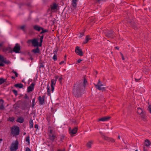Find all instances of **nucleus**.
Returning <instances> with one entry per match:
<instances>
[{
  "mask_svg": "<svg viewBox=\"0 0 151 151\" xmlns=\"http://www.w3.org/2000/svg\"><path fill=\"white\" fill-rule=\"evenodd\" d=\"M114 7V5L113 4H111L109 6L110 9H111L113 8Z\"/></svg>",
  "mask_w": 151,
  "mask_h": 151,
  "instance_id": "54",
  "label": "nucleus"
},
{
  "mask_svg": "<svg viewBox=\"0 0 151 151\" xmlns=\"http://www.w3.org/2000/svg\"><path fill=\"white\" fill-rule=\"evenodd\" d=\"M32 52L34 53H39L40 52V50L39 47H37L36 49H33Z\"/></svg>",
  "mask_w": 151,
  "mask_h": 151,
  "instance_id": "22",
  "label": "nucleus"
},
{
  "mask_svg": "<svg viewBox=\"0 0 151 151\" xmlns=\"http://www.w3.org/2000/svg\"><path fill=\"white\" fill-rule=\"evenodd\" d=\"M52 129H50L49 131V134H52Z\"/></svg>",
  "mask_w": 151,
  "mask_h": 151,
  "instance_id": "59",
  "label": "nucleus"
},
{
  "mask_svg": "<svg viewBox=\"0 0 151 151\" xmlns=\"http://www.w3.org/2000/svg\"><path fill=\"white\" fill-rule=\"evenodd\" d=\"M121 54L122 56V59L123 60H124V56L123 55V54L121 53Z\"/></svg>",
  "mask_w": 151,
  "mask_h": 151,
  "instance_id": "62",
  "label": "nucleus"
},
{
  "mask_svg": "<svg viewBox=\"0 0 151 151\" xmlns=\"http://www.w3.org/2000/svg\"><path fill=\"white\" fill-rule=\"evenodd\" d=\"M33 27L35 30L37 31L38 32H40L41 30V29H42V27L37 25L33 26Z\"/></svg>",
  "mask_w": 151,
  "mask_h": 151,
  "instance_id": "16",
  "label": "nucleus"
},
{
  "mask_svg": "<svg viewBox=\"0 0 151 151\" xmlns=\"http://www.w3.org/2000/svg\"><path fill=\"white\" fill-rule=\"evenodd\" d=\"M24 98L25 99H29V97L26 94H25L24 96Z\"/></svg>",
  "mask_w": 151,
  "mask_h": 151,
  "instance_id": "45",
  "label": "nucleus"
},
{
  "mask_svg": "<svg viewBox=\"0 0 151 151\" xmlns=\"http://www.w3.org/2000/svg\"><path fill=\"white\" fill-rule=\"evenodd\" d=\"M98 87L97 88V89L99 90H102V91H105L106 89L104 87H103L102 88H101V87H99V86H98Z\"/></svg>",
  "mask_w": 151,
  "mask_h": 151,
  "instance_id": "37",
  "label": "nucleus"
},
{
  "mask_svg": "<svg viewBox=\"0 0 151 151\" xmlns=\"http://www.w3.org/2000/svg\"><path fill=\"white\" fill-rule=\"evenodd\" d=\"M59 76H56L55 77V79L54 80H55L56 81H57L58 78Z\"/></svg>",
  "mask_w": 151,
  "mask_h": 151,
  "instance_id": "55",
  "label": "nucleus"
},
{
  "mask_svg": "<svg viewBox=\"0 0 151 151\" xmlns=\"http://www.w3.org/2000/svg\"><path fill=\"white\" fill-rule=\"evenodd\" d=\"M79 47L77 46L76 47L75 50V52L76 54L80 56H83V52L81 49L79 48Z\"/></svg>",
  "mask_w": 151,
  "mask_h": 151,
  "instance_id": "9",
  "label": "nucleus"
},
{
  "mask_svg": "<svg viewBox=\"0 0 151 151\" xmlns=\"http://www.w3.org/2000/svg\"><path fill=\"white\" fill-rule=\"evenodd\" d=\"M24 119L23 117L20 116L17 118L16 121L17 122L22 123L24 122Z\"/></svg>",
  "mask_w": 151,
  "mask_h": 151,
  "instance_id": "20",
  "label": "nucleus"
},
{
  "mask_svg": "<svg viewBox=\"0 0 151 151\" xmlns=\"http://www.w3.org/2000/svg\"><path fill=\"white\" fill-rule=\"evenodd\" d=\"M51 91L52 92H53L54 89V87L53 86H51Z\"/></svg>",
  "mask_w": 151,
  "mask_h": 151,
  "instance_id": "53",
  "label": "nucleus"
},
{
  "mask_svg": "<svg viewBox=\"0 0 151 151\" xmlns=\"http://www.w3.org/2000/svg\"><path fill=\"white\" fill-rule=\"evenodd\" d=\"M62 77L61 78H60L59 79V81L60 82H61L62 81Z\"/></svg>",
  "mask_w": 151,
  "mask_h": 151,
  "instance_id": "64",
  "label": "nucleus"
},
{
  "mask_svg": "<svg viewBox=\"0 0 151 151\" xmlns=\"http://www.w3.org/2000/svg\"><path fill=\"white\" fill-rule=\"evenodd\" d=\"M102 138L108 141L109 142H115V140L114 139L112 138L109 137L107 136H105V135L103 136Z\"/></svg>",
  "mask_w": 151,
  "mask_h": 151,
  "instance_id": "13",
  "label": "nucleus"
},
{
  "mask_svg": "<svg viewBox=\"0 0 151 151\" xmlns=\"http://www.w3.org/2000/svg\"><path fill=\"white\" fill-rule=\"evenodd\" d=\"M77 130L78 128L77 127H75L73 128L72 130L69 131V132L71 135L72 136V135L76 134L77 132ZM69 131H70L69 130Z\"/></svg>",
  "mask_w": 151,
  "mask_h": 151,
  "instance_id": "17",
  "label": "nucleus"
},
{
  "mask_svg": "<svg viewBox=\"0 0 151 151\" xmlns=\"http://www.w3.org/2000/svg\"><path fill=\"white\" fill-rule=\"evenodd\" d=\"M14 117H9V118L7 120L12 122H14Z\"/></svg>",
  "mask_w": 151,
  "mask_h": 151,
  "instance_id": "33",
  "label": "nucleus"
},
{
  "mask_svg": "<svg viewBox=\"0 0 151 151\" xmlns=\"http://www.w3.org/2000/svg\"><path fill=\"white\" fill-rule=\"evenodd\" d=\"M14 73L15 74V76H16V77H17L18 76V73L16 72H15Z\"/></svg>",
  "mask_w": 151,
  "mask_h": 151,
  "instance_id": "63",
  "label": "nucleus"
},
{
  "mask_svg": "<svg viewBox=\"0 0 151 151\" xmlns=\"http://www.w3.org/2000/svg\"><path fill=\"white\" fill-rule=\"evenodd\" d=\"M47 95L49 96H50V86H49L48 85L47 87Z\"/></svg>",
  "mask_w": 151,
  "mask_h": 151,
  "instance_id": "32",
  "label": "nucleus"
},
{
  "mask_svg": "<svg viewBox=\"0 0 151 151\" xmlns=\"http://www.w3.org/2000/svg\"><path fill=\"white\" fill-rule=\"evenodd\" d=\"M137 113L141 115V117L142 119L145 121L146 119V112L141 108L138 107L137 108Z\"/></svg>",
  "mask_w": 151,
  "mask_h": 151,
  "instance_id": "3",
  "label": "nucleus"
},
{
  "mask_svg": "<svg viewBox=\"0 0 151 151\" xmlns=\"http://www.w3.org/2000/svg\"><path fill=\"white\" fill-rule=\"evenodd\" d=\"M87 81L85 78L83 82L82 81H80L74 85L73 89V93L76 97H81L83 94L85 93L84 89L85 88Z\"/></svg>",
  "mask_w": 151,
  "mask_h": 151,
  "instance_id": "1",
  "label": "nucleus"
},
{
  "mask_svg": "<svg viewBox=\"0 0 151 151\" xmlns=\"http://www.w3.org/2000/svg\"><path fill=\"white\" fill-rule=\"evenodd\" d=\"M99 86V87H101V86H103V84L101 83H100V80L99 79L98 81V82L97 83V84L95 85V86L96 87V88L97 89V88L98 86Z\"/></svg>",
  "mask_w": 151,
  "mask_h": 151,
  "instance_id": "27",
  "label": "nucleus"
},
{
  "mask_svg": "<svg viewBox=\"0 0 151 151\" xmlns=\"http://www.w3.org/2000/svg\"><path fill=\"white\" fill-rule=\"evenodd\" d=\"M19 98L20 99L22 97V96H23V95L21 94H19Z\"/></svg>",
  "mask_w": 151,
  "mask_h": 151,
  "instance_id": "61",
  "label": "nucleus"
},
{
  "mask_svg": "<svg viewBox=\"0 0 151 151\" xmlns=\"http://www.w3.org/2000/svg\"><path fill=\"white\" fill-rule=\"evenodd\" d=\"M26 151H31V150L29 147H27L26 148Z\"/></svg>",
  "mask_w": 151,
  "mask_h": 151,
  "instance_id": "52",
  "label": "nucleus"
},
{
  "mask_svg": "<svg viewBox=\"0 0 151 151\" xmlns=\"http://www.w3.org/2000/svg\"><path fill=\"white\" fill-rule=\"evenodd\" d=\"M4 101L2 99H0V103L1 104H3Z\"/></svg>",
  "mask_w": 151,
  "mask_h": 151,
  "instance_id": "50",
  "label": "nucleus"
},
{
  "mask_svg": "<svg viewBox=\"0 0 151 151\" xmlns=\"http://www.w3.org/2000/svg\"><path fill=\"white\" fill-rule=\"evenodd\" d=\"M91 39V38H90L89 37V35H87L86 37V38H85V41H84V42H83V44H85L86 43H87L88 41L89 40H90Z\"/></svg>",
  "mask_w": 151,
  "mask_h": 151,
  "instance_id": "23",
  "label": "nucleus"
},
{
  "mask_svg": "<svg viewBox=\"0 0 151 151\" xmlns=\"http://www.w3.org/2000/svg\"><path fill=\"white\" fill-rule=\"evenodd\" d=\"M58 7V5L55 3H53L50 5L51 10L53 12H55L57 10Z\"/></svg>",
  "mask_w": 151,
  "mask_h": 151,
  "instance_id": "8",
  "label": "nucleus"
},
{
  "mask_svg": "<svg viewBox=\"0 0 151 151\" xmlns=\"http://www.w3.org/2000/svg\"><path fill=\"white\" fill-rule=\"evenodd\" d=\"M26 4L24 3H21L19 4V8H21L22 6H24Z\"/></svg>",
  "mask_w": 151,
  "mask_h": 151,
  "instance_id": "43",
  "label": "nucleus"
},
{
  "mask_svg": "<svg viewBox=\"0 0 151 151\" xmlns=\"http://www.w3.org/2000/svg\"><path fill=\"white\" fill-rule=\"evenodd\" d=\"M0 61L7 64H10L11 62L9 60H6V59H4V57L1 55H0Z\"/></svg>",
  "mask_w": 151,
  "mask_h": 151,
  "instance_id": "10",
  "label": "nucleus"
},
{
  "mask_svg": "<svg viewBox=\"0 0 151 151\" xmlns=\"http://www.w3.org/2000/svg\"><path fill=\"white\" fill-rule=\"evenodd\" d=\"M4 109V107L3 105V104H1L0 105V110H3Z\"/></svg>",
  "mask_w": 151,
  "mask_h": 151,
  "instance_id": "44",
  "label": "nucleus"
},
{
  "mask_svg": "<svg viewBox=\"0 0 151 151\" xmlns=\"http://www.w3.org/2000/svg\"><path fill=\"white\" fill-rule=\"evenodd\" d=\"M35 98H34L32 100V104H35Z\"/></svg>",
  "mask_w": 151,
  "mask_h": 151,
  "instance_id": "57",
  "label": "nucleus"
},
{
  "mask_svg": "<svg viewBox=\"0 0 151 151\" xmlns=\"http://www.w3.org/2000/svg\"><path fill=\"white\" fill-rule=\"evenodd\" d=\"M3 51L4 52H6L7 51L8 53H12L13 52L12 50V48L10 47H7L6 48H4L3 49Z\"/></svg>",
  "mask_w": 151,
  "mask_h": 151,
  "instance_id": "14",
  "label": "nucleus"
},
{
  "mask_svg": "<svg viewBox=\"0 0 151 151\" xmlns=\"http://www.w3.org/2000/svg\"><path fill=\"white\" fill-rule=\"evenodd\" d=\"M93 143L92 141H90L88 142L86 144V146L89 148H91V144Z\"/></svg>",
  "mask_w": 151,
  "mask_h": 151,
  "instance_id": "28",
  "label": "nucleus"
},
{
  "mask_svg": "<svg viewBox=\"0 0 151 151\" xmlns=\"http://www.w3.org/2000/svg\"><path fill=\"white\" fill-rule=\"evenodd\" d=\"M19 128L17 126H14L11 128V134L14 135H18L19 134Z\"/></svg>",
  "mask_w": 151,
  "mask_h": 151,
  "instance_id": "2",
  "label": "nucleus"
},
{
  "mask_svg": "<svg viewBox=\"0 0 151 151\" xmlns=\"http://www.w3.org/2000/svg\"><path fill=\"white\" fill-rule=\"evenodd\" d=\"M147 110L149 111V112L151 114V105H149L148 106Z\"/></svg>",
  "mask_w": 151,
  "mask_h": 151,
  "instance_id": "42",
  "label": "nucleus"
},
{
  "mask_svg": "<svg viewBox=\"0 0 151 151\" xmlns=\"http://www.w3.org/2000/svg\"><path fill=\"white\" fill-rule=\"evenodd\" d=\"M57 51L58 50H55V51H53V53L54 54V55L52 57V59L54 61L56 60L57 59V56L56 55L57 53Z\"/></svg>",
  "mask_w": 151,
  "mask_h": 151,
  "instance_id": "24",
  "label": "nucleus"
},
{
  "mask_svg": "<svg viewBox=\"0 0 151 151\" xmlns=\"http://www.w3.org/2000/svg\"><path fill=\"white\" fill-rule=\"evenodd\" d=\"M12 92L15 95V96H17L18 95V93L17 91L15 89H13L12 90Z\"/></svg>",
  "mask_w": 151,
  "mask_h": 151,
  "instance_id": "38",
  "label": "nucleus"
},
{
  "mask_svg": "<svg viewBox=\"0 0 151 151\" xmlns=\"http://www.w3.org/2000/svg\"><path fill=\"white\" fill-rule=\"evenodd\" d=\"M14 86L16 88L18 87L19 88H22L23 87V85L22 83L17 84L14 85Z\"/></svg>",
  "mask_w": 151,
  "mask_h": 151,
  "instance_id": "26",
  "label": "nucleus"
},
{
  "mask_svg": "<svg viewBox=\"0 0 151 151\" xmlns=\"http://www.w3.org/2000/svg\"><path fill=\"white\" fill-rule=\"evenodd\" d=\"M35 84L34 83H32L31 85L28 87L27 88V92H29L32 91L34 90Z\"/></svg>",
  "mask_w": 151,
  "mask_h": 151,
  "instance_id": "12",
  "label": "nucleus"
},
{
  "mask_svg": "<svg viewBox=\"0 0 151 151\" xmlns=\"http://www.w3.org/2000/svg\"><path fill=\"white\" fill-rule=\"evenodd\" d=\"M34 127L37 129H38V125L37 124H35V126H34Z\"/></svg>",
  "mask_w": 151,
  "mask_h": 151,
  "instance_id": "56",
  "label": "nucleus"
},
{
  "mask_svg": "<svg viewBox=\"0 0 151 151\" xmlns=\"http://www.w3.org/2000/svg\"><path fill=\"white\" fill-rule=\"evenodd\" d=\"M41 30H42V31L40 33V34H42L43 33H44L45 32H47L48 31V30L46 29H44L42 27V29H41Z\"/></svg>",
  "mask_w": 151,
  "mask_h": 151,
  "instance_id": "31",
  "label": "nucleus"
},
{
  "mask_svg": "<svg viewBox=\"0 0 151 151\" xmlns=\"http://www.w3.org/2000/svg\"><path fill=\"white\" fill-rule=\"evenodd\" d=\"M31 42L32 45L35 47H37L38 46V40L35 38L34 39L32 40H29L27 41V43H30Z\"/></svg>",
  "mask_w": 151,
  "mask_h": 151,
  "instance_id": "6",
  "label": "nucleus"
},
{
  "mask_svg": "<svg viewBox=\"0 0 151 151\" xmlns=\"http://www.w3.org/2000/svg\"><path fill=\"white\" fill-rule=\"evenodd\" d=\"M4 42H1L0 43V50H1L2 49H3V45L4 44Z\"/></svg>",
  "mask_w": 151,
  "mask_h": 151,
  "instance_id": "40",
  "label": "nucleus"
},
{
  "mask_svg": "<svg viewBox=\"0 0 151 151\" xmlns=\"http://www.w3.org/2000/svg\"><path fill=\"white\" fill-rule=\"evenodd\" d=\"M40 42L39 43V45H38V46L40 47H41L42 46V43L43 42V39H40Z\"/></svg>",
  "mask_w": 151,
  "mask_h": 151,
  "instance_id": "39",
  "label": "nucleus"
},
{
  "mask_svg": "<svg viewBox=\"0 0 151 151\" xmlns=\"http://www.w3.org/2000/svg\"><path fill=\"white\" fill-rule=\"evenodd\" d=\"M45 96H43L42 97L41 96H39L38 97V100L39 102V103L41 105H42L45 103V101L44 100Z\"/></svg>",
  "mask_w": 151,
  "mask_h": 151,
  "instance_id": "11",
  "label": "nucleus"
},
{
  "mask_svg": "<svg viewBox=\"0 0 151 151\" xmlns=\"http://www.w3.org/2000/svg\"><path fill=\"white\" fill-rule=\"evenodd\" d=\"M96 3H101L105 1L106 0H95Z\"/></svg>",
  "mask_w": 151,
  "mask_h": 151,
  "instance_id": "35",
  "label": "nucleus"
},
{
  "mask_svg": "<svg viewBox=\"0 0 151 151\" xmlns=\"http://www.w3.org/2000/svg\"><path fill=\"white\" fill-rule=\"evenodd\" d=\"M29 138V136L26 137L25 139L26 142H27L28 144L29 145L30 144Z\"/></svg>",
  "mask_w": 151,
  "mask_h": 151,
  "instance_id": "34",
  "label": "nucleus"
},
{
  "mask_svg": "<svg viewBox=\"0 0 151 151\" xmlns=\"http://www.w3.org/2000/svg\"><path fill=\"white\" fill-rule=\"evenodd\" d=\"M141 78V77H140L139 78H135L134 79L135 80V81L136 82H138V81L140 80Z\"/></svg>",
  "mask_w": 151,
  "mask_h": 151,
  "instance_id": "48",
  "label": "nucleus"
},
{
  "mask_svg": "<svg viewBox=\"0 0 151 151\" xmlns=\"http://www.w3.org/2000/svg\"><path fill=\"white\" fill-rule=\"evenodd\" d=\"M43 63H40V66H39V68H44V66L43 64Z\"/></svg>",
  "mask_w": 151,
  "mask_h": 151,
  "instance_id": "41",
  "label": "nucleus"
},
{
  "mask_svg": "<svg viewBox=\"0 0 151 151\" xmlns=\"http://www.w3.org/2000/svg\"><path fill=\"white\" fill-rule=\"evenodd\" d=\"M77 0H72V6L75 8H76L77 6L76 1Z\"/></svg>",
  "mask_w": 151,
  "mask_h": 151,
  "instance_id": "25",
  "label": "nucleus"
},
{
  "mask_svg": "<svg viewBox=\"0 0 151 151\" xmlns=\"http://www.w3.org/2000/svg\"><path fill=\"white\" fill-rule=\"evenodd\" d=\"M19 142L17 140H16L14 142H12L10 146L11 151H16L18 148Z\"/></svg>",
  "mask_w": 151,
  "mask_h": 151,
  "instance_id": "4",
  "label": "nucleus"
},
{
  "mask_svg": "<svg viewBox=\"0 0 151 151\" xmlns=\"http://www.w3.org/2000/svg\"><path fill=\"white\" fill-rule=\"evenodd\" d=\"M111 117L108 116H105L103 117H102L99 119L98 121H106L109 120L110 119Z\"/></svg>",
  "mask_w": 151,
  "mask_h": 151,
  "instance_id": "15",
  "label": "nucleus"
},
{
  "mask_svg": "<svg viewBox=\"0 0 151 151\" xmlns=\"http://www.w3.org/2000/svg\"><path fill=\"white\" fill-rule=\"evenodd\" d=\"M65 136L64 135H62L60 137V140L61 141H62L64 139Z\"/></svg>",
  "mask_w": 151,
  "mask_h": 151,
  "instance_id": "49",
  "label": "nucleus"
},
{
  "mask_svg": "<svg viewBox=\"0 0 151 151\" xmlns=\"http://www.w3.org/2000/svg\"><path fill=\"white\" fill-rule=\"evenodd\" d=\"M6 79H4L3 78H0V85H1L6 82Z\"/></svg>",
  "mask_w": 151,
  "mask_h": 151,
  "instance_id": "29",
  "label": "nucleus"
},
{
  "mask_svg": "<svg viewBox=\"0 0 151 151\" xmlns=\"http://www.w3.org/2000/svg\"><path fill=\"white\" fill-rule=\"evenodd\" d=\"M80 36H79L80 37H81L82 36L84 35V32H82L80 33Z\"/></svg>",
  "mask_w": 151,
  "mask_h": 151,
  "instance_id": "46",
  "label": "nucleus"
},
{
  "mask_svg": "<svg viewBox=\"0 0 151 151\" xmlns=\"http://www.w3.org/2000/svg\"><path fill=\"white\" fill-rule=\"evenodd\" d=\"M115 34L112 29H111L105 33V36L106 37L111 38H113L115 37Z\"/></svg>",
  "mask_w": 151,
  "mask_h": 151,
  "instance_id": "5",
  "label": "nucleus"
},
{
  "mask_svg": "<svg viewBox=\"0 0 151 151\" xmlns=\"http://www.w3.org/2000/svg\"><path fill=\"white\" fill-rule=\"evenodd\" d=\"M3 63L2 62L0 63V66L3 67L4 66V65Z\"/></svg>",
  "mask_w": 151,
  "mask_h": 151,
  "instance_id": "51",
  "label": "nucleus"
},
{
  "mask_svg": "<svg viewBox=\"0 0 151 151\" xmlns=\"http://www.w3.org/2000/svg\"><path fill=\"white\" fill-rule=\"evenodd\" d=\"M29 127L30 128H32L33 127V120L31 119L29 121Z\"/></svg>",
  "mask_w": 151,
  "mask_h": 151,
  "instance_id": "30",
  "label": "nucleus"
},
{
  "mask_svg": "<svg viewBox=\"0 0 151 151\" xmlns=\"http://www.w3.org/2000/svg\"><path fill=\"white\" fill-rule=\"evenodd\" d=\"M143 149L144 151H148L147 149L146 148V147L145 146L143 147Z\"/></svg>",
  "mask_w": 151,
  "mask_h": 151,
  "instance_id": "58",
  "label": "nucleus"
},
{
  "mask_svg": "<svg viewBox=\"0 0 151 151\" xmlns=\"http://www.w3.org/2000/svg\"><path fill=\"white\" fill-rule=\"evenodd\" d=\"M39 36L40 37V39H43L44 37V35H43L41 36L40 35H39Z\"/></svg>",
  "mask_w": 151,
  "mask_h": 151,
  "instance_id": "60",
  "label": "nucleus"
},
{
  "mask_svg": "<svg viewBox=\"0 0 151 151\" xmlns=\"http://www.w3.org/2000/svg\"><path fill=\"white\" fill-rule=\"evenodd\" d=\"M26 5L28 7H31L32 6V5H31L30 3L26 4Z\"/></svg>",
  "mask_w": 151,
  "mask_h": 151,
  "instance_id": "47",
  "label": "nucleus"
},
{
  "mask_svg": "<svg viewBox=\"0 0 151 151\" xmlns=\"http://www.w3.org/2000/svg\"><path fill=\"white\" fill-rule=\"evenodd\" d=\"M56 81L55 80H54V79H52L51 80V86H54V85H55Z\"/></svg>",
  "mask_w": 151,
  "mask_h": 151,
  "instance_id": "36",
  "label": "nucleus"
},
{
  "mask_svg": "<svg viewBox=\"0 0 151 151\" xmlns=\"http://www.w3.org/2000/svg\"><path fill=\"white\" fill-rule=\"evenodd\" d=\"M21 47L18 44H16L12 50L13 52L16 53H19L20 52Z\"/></svg>",
  "mask_w": 151,
  "mask_h": 151,
  "instance_id": "7",
  "label": "nucleus"
},
{
  "mask_svg": "<svg viewBox=\"0 0 151 151\" xmlns=\"http://www.w3.org/2000/svg\"><path fill=\"white\" fill-rule=\"evenodd\" d=\"M145 145L147 147H149L151 144L150 142L148 139H146L145 140Z\"/></svg>",
  "mask_w": 151,
  "mask_h": 151,
  "instance_id": "21",
  "label": "nucleus"
},
{
  "mask_svg": "<svg viewBox=\"0 0 151 151\" xmlns=\"http://www.w3.org/2000/svg\"><path fill=\"white\" fill-rule=\"evenodd\" d=\"M19 28L22 30L24 33H27V28L26 26L25 25H23L20 27Z\"/></svg>",
  "mask_w": 151,
  "mask_h": 151,
  "instance_id": "19",
  "label": "nucleus"
},
{
  "mask_svg": "<svg viewBox=\"0 0 151 151\" xmlns=\"http://www.w3.org/2000/svg\"><path fill=\"white\" fill-rule=\"evenodd\" d=\"M49 138L50 140L53 142L56 138V136L54 134H49Z\"/></svg>",
  "mask_w": 151,
  "mask_h": 151,
  "instance_id": "18",
  "label": "nucleus"
}]
</instances>
